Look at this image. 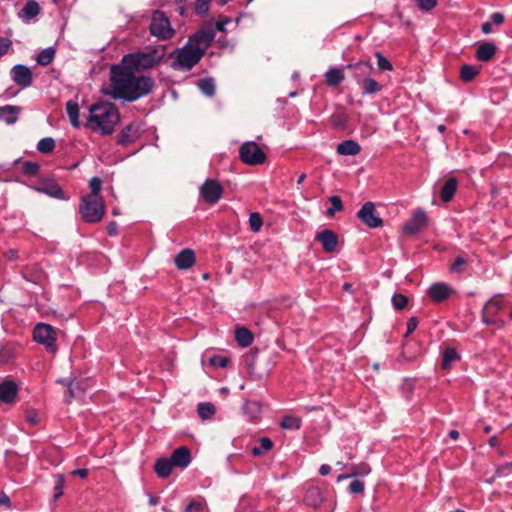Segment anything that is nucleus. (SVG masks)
Here are the masks:
<instances>
[{
  "label": "nucleus",
  "mask_w": 512,
  "mask_h": 512,
  "mask_svg": "<svg viewBox=\"0 0 512 512\" xmlns=\"http://www.w3.org/2000/svg\"><path fill=\"white\" fill-rule=\"evenodd\" d=\"M381 90V85L374 79L368 77L363 80V94H375Z\"/></svg>",
  "instance_id": "40"
},
{
  "label": "nucleus",
  "mask_w": 512,
  "mask_h": 512,
  "mask_svg": "<svg viewBox=\"0 0 512 512\" xmlns=\"http://www.w3.org/2000/svg\"><path fill=\"white\" fill-rule=\"evenodd\" d=\"M109 80L110 84L106 94L115 100L121 99L128 102L148 95L155 86V82L150 76H136L135 72L121 64L110 67Z\"/></svg>",
  "instance_id": "1"
},
{
  "label": "nucleus",
  "mask_w": 512,
  "mask_h": 512,
  "mask_svg": "<svg viewBox=\"0 0 512 512\" xmlns=\"http://www.w3.org/2000/svg\"><path fill=\"white\" fill-rule=\"evenodd\" d=\"M360 151V145L354 140H345L337 145V153L340 155L355 156Z\"/></svg>",
  "instance_id": "23"
},
{
  "label": "nucleus",
  "mask_w": 512,
  "mask_h": 512,
  "mask_svg": "<svg viewBox=\"0 0 512 512\" xmlns=\"http://www.w3.org/2000/svg\"><path fill=\"white\" fill-rule=\"evenodd\" d=\"M371 472V468L366 463L352 465L349 467V476H366Z\"/></svg>",
  "instance_id": "41"
},
{
  "label": "nucleus",
  "mask_w": 512,
  "mask_h": 512,
  "mask_svg": "<svg viewBox=\"0 0 512 512\" xmlns=\"http://www.w3.org/2000/svg\"><path fill=\"white\" fill-rule=\"evenodd\" d=\"M419 8L423 11H430L437 5V0H417Z\"/></svg>",
  "instance_id": "54"
},
{
  "label": "nucleus",
  "mask_w": 512,
  "mask_h": 512,
  "mask_svg": "<svg viewBox=\"0 0 512 512\" xmlns=\"http://www.w3.org/2000/svg\"><path fill=\"white\" fill-rule=\"evenodd\" d=\"M199 89L206 96H213L215 93V84L212 78H203L198 83Z\"/></svg>",
  "instance_id": "39"
},
{
  "label": "nucleus",
  "mask_w": 512,
  "mask_h": 512,
  "mask_svg": "<svg viewBox=\"0 0 512 512\" xmlns=\"http://www.w3.org/2000/svg\"><path fill=\"white\" fill-rule=\"evenodd\" d=\"M481 30L484 34H489L493 31L492 23L491 22H485L481 26Z\"/></svg>",
  "instance_id": "63"
},
{
  "label": "nucleus",
  "mask_w": 512,
  "mask_h": 512,
  "mask_svg": "<svg viewBox=\"0 0 512 512\" xmlns=\"http://www.w3.org/2000/svg\"><path fill=\"white\" fill-rule=\"evenodd\" d=\"M174 263L178 269L184 270L191 268L195 263V254L191 249H184L176 255Z\"/></svg>",
  "instance_id": "20"
},
{
  "label": "nucleus",
  "mask_w": 512,
  "mask_h": 512,
  "mask_svg": "<svg viewBox=\"0 0 512 512\" xmlns=\"http://www.w3.org/2000/svg\"><path fill=\"white\" fill-rule=\"evenodd\" d=\"M479 72V67L464 64L460 68V79L464 82H471Z\"/></svg>",
  "instance_id": "32"
},
{
  "label": "nucleus",
  "mask_w": 512,
  "mask_h": 512,
  "mask_svg": "<svg viewBox=\"0 0 512 512\" xmlns=\"http://www.w3.org/2000/svg\"><path fill=\"white\" fill-rule=\"evenodd\" d=\"M65 485V479L62 474L55 476V487H54V500H58L63 495V489Z\"/></svg>",
  "instance_id": "46"
},
{
  "label": "nucleus",
  "mask_w": 512,
  "mask_h": 512,
  "mask_svg": "<svg viewBox=\"0 0 512 512\" xmlns=\"http://www.w3.org/2000/svg\"><path fill=\"white\" fill-rule=\"evenodd\" d=\"M11 77L21 88H27L32 84V71L25 65L17 64L13 66L11 69Z\"/></svg>",
  "instance_id": "14"
},
{
  "label": "nucleus",
  "mask_w": 512,
  "mask_h": 512,
  "mask_svg": "<svg viewBox=\"0 0 512 512\" xmlns=\"http://www.w3.org/2000/svg\"><path fill=\"white\" fill-rule=\"evenodd\" d=\"M173 467L174 465L171 460L167 458L157 459L154 465L155 472L160 478H167L171 474Z\"/></svg>",
  "instance_id": "26"
},
{
  "label": "nucleus",
  "mask_w": 512,
  "mask_h": 512,
  "mask_svg": "<svg viewBox=\"0 0 512 512\" xmlns=\"http://www.w3.org/2000/svg\"><path fill=\"white\" fill-rule=\"evenodd\" d=\"M357 217L369 228H378L383 224V220L377 213L374 203L370 201L362 205L357 213Z\"/></svg>",
  "instance_id": "11"
},
{
  "label": "nucleus",
  "mask_w": 512,
  "mask_h": 512,
  "mask_svg": "<svg viewBox=\"0 0 512 512\" xmlns=\"http://www.w3.org/2000/svg\"><path fill=\"white\" fill-rule=\"evenodd\" d=\"M503 307L504 302L501 298V294L494 295L486 302L482 309V321L486 325L496 326L497 329L503 328L505 326V322L497 316Z\"/></svg>",
  "instance_id": "7"
},
{
  "label": "nucleus",
  "mask_w": 512,
  "mask_h": 512,
  "mask_svg": "<svg viewBox=\"0 0 512 512\" xmlns=\"http://www.w3.org/2000/svg\"><path fill=\"white\" fill-rule=\"evenodd\" d=\"M143 133V124L133 122L125 126L117 136V143L122 146L134 143Z\"/></svg>",
  "instance_id": "12"
},
{
  "label": "nucleus",
  "mask_w": 512,
  "mask_h": 512,
  "mask_svg": "<svg viewBox=\"0 0 512 512\" xmlns=\"http://www.w3.org/2000/svg\"><path fill=\"white\" fill-rule=\"evenodd\" d=\"M280 426L283 429L298 430L301 427V419L295 416L287 415L282 419Z\"/></svg>",
  "instance_id": "38"
},
{
  "label": "nucleus",
  "mask_w": 512,
  "mask_h": 512,
  "mask_svg": "<svg viewBox=\"0 0 512 512\" xmlns=\"http://www.w3.org/2000/svg\"><path fill=\"white\" fill-rule=\"evenodd\" d=\"M408 304V298L407 296L401 294V293H396L393 295L392 297V305L394 306V308L396 310H402L404 309Z\"/></svg>",
  "instance_id": "48"
},
{
  "label": "nucleus",
  "mask_w": 512,
  "mask_h": 512,
  "mask_svg": "<svg viewBox=\"0 0 512 512\" xmlns=\"http://www.w3.org/2000/svg\"><path fill=\"white\" fill-rule=\"evenodd\" d=\"M243 411L249 419L256 420L260 415L261 406L257 401H246L243 406Z\"/></svg>",
  "instance_id": "34"
},
{
  "label": "nucleus",
  "mask_w": 512,
  "mask_h": 512,
  "mask_svg": "<svg viewBox=\"0 0 512 512\" xmlns=\"http://www.w3.org/2000/svg\"><path fill=\"white\" fill-rule=\"evenodd\" d=\"M25 419L30 425H33V426L37 425L39 423V415L37 412H35L33 410L26 412Z\"/></svg>",
  "instance_id": "57"
},
{
  "label": "nucleus",
  "mask_w": 512,
  "mask_h": 512,
  "mask_svg": "<svg viewBox=\"0 0 512 512\" xmlns=\"http://www.w3.org/2000/svg\"><path fill=\"white\" fill-rule=\"evenodd\" d=\"M467 266V260L461 256L456 257L455 261L450 266L453 273H463Z\"/></svg>",
  "instance_id": "50"
},
{
  "label": "nucleus",
  "mask_w": 512,
  "mask_h": 512,
  "mask_svg": "<svg viewBox=\"0 0 512 512\" xmlns=\"http://www.w3.org/2000/svg\"><path fill=\"white\" fill-rule=\"evenodd\" d=\"M18 108L12 105L0 107V119L7 124H14L17 121L16 113Z\"/></svg>",
  "instance_id": "30"
},
{
  "label": "nucleus",
  "mask_w": 512,
  "mask_h": 512,
  "mask_svg": "<svg viewBox=\"0 0 512 512\" xmlns=\"http://www.w3.org/2000/svg\"><path fill=\"white\" fill-rule=\"evenodd\" d=\"M239 158L247 165L256 166L265 162L266 155L257 143L248 141L240 146Z\"/></svg>",
  "instance_id": "9"
},
{
  "label": "nucleus",
  "mask_w": 512,
  "mask_h": 512,
  "mask_svg": "<svg viewBox=\"0 0 512 512\" xmlns=\"http://www.w3.org/2000/svg\"><path fill=\"white\" fill-rule=\"evenodd\" d=\"M79 211L85 222L98 223L102 220L105 213L104 201L103 199L82 197Z\"/></svg>",
  "instance_id": "5"
},
{
  "label": "nucleus",
  "mask_w": 512,
  "mask_h": 512,
  "mask_svg": "<svg viewBox=\"0 0 512 512\" xmlns=\"http://www.w3.org/2000/svg\"><path fill=\"white\" fill-rule=\"evenodd\" d=\"M151 35L159 40L171 39L175 31L171 26L169 18L163 11L156 10L153 12L151 17V23L149 26Z\"/></svg>",
  "instance_id": "6"
},
{
  "label": "nucleus",
  "mask_w": 512,
  "mask_h": 512,
  "mask_svg": "<svg viewBox=\"0 0 512 512\" xmlns=\"http://www.w3.org/2000/svg\"><path fill=\"white\" fill-rule=\"evenodd\" d=\"M417 325H418V320L416 317L409 318L407 321L405 337H407L408 335L413 333L415 331V329L417 328Z\"/></svg>",
  "instance_id": "58"
},
{
  "label": "nucleus",
  "mask_w": 512,
  "mask_h": 512,
  "mask_svg": "<svg viewBox=\"0 0 512 512\" xmlns=\"http://www.w3.org/2000/svg\"><path fill=\"white\" fill-rule=\"evenodd\" d=\"M72 475L74 476H79L81 478H86L87 475H88V470L87 469H77V470H73L72 471Z\"/></svg>",
  "instance_id": "64"
},
{
  "label": "nucleus",
  "mask_w": 512,
  "mask_h": 512,
  "mask_svg": "<svg viewBox=\"0 0 512 512\" xmlns=\"http://www.w3.org/2000/svg\"><path fill=\"white\" fill-rule=\"evenodd\" d=\"M40 170V166L36 162L26 161L22 164V172L28 176L36 175Z\"/></svg>",
  "instance_id": "49"
},
{
  "label": "nucleus",
  "mask_w": 512,
  "mask_h": 512,
  "mask_svg": "<svg viewBox=\"0 0 512 512\" xmlns=\"http://www.w3.org/2000/svg\"><path fill=\"white\" fill-rule=\"evenodd\" d=\"M12 45V41L9 38L1 37L0 38V57L5 55Z\"/></svg>",
  "instance_id": "55"
},
{
  "label": "nucleus",
  "mask_w": 512,
  "mask_h": 512,
  "mask_svg": "<svg viewBox=\"0 0 512 512\" xmlns=\"http://www.w3.org/2000/svg\"><path fill=\"white\" fill-rule=\"evenodd\" d=\"M452 288L445 283H435L428 290L429 297L434 302H443L450 297Z\"/></svg>",
  "instance_id": "18"
},
{
  "label": "nucleus",
  "mask_w": 512,
  "mask_h": 512,
  "mask_svg": "<svg viewBox=\"0 0 512 512\" xmlns=\"http://www.w3.org/2000/svg\"><path fill=\"white\" fill-rule=\"evenodd\" d=\"M364 482L359 479H354L349 485V492L352 494H360L364 491Z\"/></svg>",
  "instance_id": "53"
},
{
  "label": "nucleus",
  "mask_w": 512,
  "mask_h": 512,
  "mask_svg": "<svg viewBox=\"0 0 512 512\" xmlns=\"http://www.w3.org/2000/svg\"><path fill=\"white\" fill-rule=\"evenodd\" d=\"M324 500L323 492L319 487H310L306 490L304 501L308 506L317 508Z\"/></svg>",
  "instance_id": "22"
},
{
  "label": "nucleus",
  "mask_w": 512,
  "mask_h": 512,
  "mask_svg": "<svg viewBox=\"0 0 512 512\" xmlns=\"http://www.w3.org/2000/svg\"><path fill=\"white\" fill-rule=\"evenodd\" d=\"M273 446L270 438L263 437L259 440V446H255L252 449V453L255 456L261 455L262 453L269 451Z\"/></svg>",
  "instance_id": "42"
},
{
  "label": "nucleus",
  "mask_w": 512,
  "mask_h": 512,
  "mask_svg": "<svg viewBox=\"0 0 512 512\" xmlns=\"http://www.w3.org/2000/svg\"><path fill=\"white\" fill-rule=\"evenodd\" d=\"M214 32L211 29H201L197 33H195L193 36L189 37L188 43L203 48V53L205 52V49L210 45V43L214 39Z\"/></svg>",
  "instance_id": "15"
},
{
  "label": "nucleus",
  "mask_w": 512,
  "mask_h": 512,
  "mask_svg": "<svg viewBox=\"0 0 512 512\" xmlns=\"http://www.w3.org/2000/svg\"><path fill=\"white\" fill-rule=\"evenodd\" d=\"M18 387L13 381H4L0 384V401L12 403L16 399Z\"/></svg>",
  "instance_id": "19"
},
{
  "label": "nucleus",
  "mask_w": 512,
  "mask_h": 512,
  "mask_svg": "<svg viewBox=\"0 0 512 512\" xmlns=\"http://www.w3.org/2000/svg\"><path fill=\"white\" fill-rule=\"evenodd\" d=\"M211 0H196L195 13L201 17L207 15Z\"/></svg>",
  "instance_id": "51"
},
{
  "label": "nucleus",
  "mask_w": 512,
  "mask_h": 512,
  "mask_svg": "<svg viewBox=\"0 0 512 512\" xmlns=\"http://www.w3.org/2000/svg\"><path fill=\"white\" fill-rule=\"evenodd\" d=\"M491 20L496 25H501L504 22V15L499 12H495L491 15Z\"/></svg>",
  "instance_id": "60"
},
{
  "label": "nucleus",
  "mask_w": 512,
  "mask_h": 512,
  "mask_svg": "<svg viewBox=\"0 0 512 512\" xmlns=\"http://www.w3.org/2000/svg\"><path fill=\"white\" fill-rule=\"evenodd\" d=\"M191 452L185 446L176 448L171 456L170 460L175 467L186 468L191 463Z\"/></svg>",
  "instance_id": "17"
},
{
  "label": "nucleus",
  "mask_w": 512,
  "mask_h": 512,
  "mask_svg": "<svg viewBox=\"0 0 512 512\" xmlns=\"http://www.w3.org/2000/svg\"><path fill=\"white\" fill-rule=\"evenodd\" d=\"M66 112L71 125L75 128H78L80 126L78 103L76 101H68L66 103Z\"/></svg>",
  "instance_id": "29"
},
{
  "label": "nucleus",
  "mask_w": 512,
  "mask_h": 512,
  "mask_svg": "<svg viewBox=\"0 0 512 512\" xmlns=\"http://www.w3.org/2000/svg\"><path fill=\"white\" fill-rule=\"evenodd\" d=\"M120 119L118 109L110 103H97L90 107L86 126L104 135H110Z\"/></svg>",
  "instance_id": "2"
},
{
  "label": "nucleus",
  "mask_w": 512,
  "mask_h": 512,
  "mask_svg": "<svg viewBox=\"0 0 512 512\" xmlns=\"http://www.w3.org/2000/svg\"><path fill=\"white\" fill-rule=\"evenodd\" d=\"M55 57V50L52 47H48L40 51L38 54L36 61L39 65L47 66L49 65Z\"/></svg>",
  "instance_id": "35"
},
{
  "label": "nucleus",
  "mask_w": 512,
  "mask_h": 512,
  "mask_svg": "<svg viewBox=\"0 0 512 512\" xmlns=\"http://www.w3.org/2000/svg\"><path fill=\"white\" fill-rule=\"evenodd\" d=\"M200 195L207 204L214 205L221 199L223 187L214 179H206L200 186Z\"/></svg>",
  "instance_id": "10"
},
{
  "label": "nucleus",
  "mask_w": 512,
  "mask_h": 512,
  "mask_svg": "<svg viewBox=\"0 0 512 512\" xmlns=\"http://www.w3.org/2000/svg\"><path fill=\"white\" fill-rule=\"evenodd\" d=\"M197 412L202 420H207L212 418L216 412V408L211 402H201L197 406Z\"/></svg>",
  "instance_id": "33"
},
{
  "label": "nucleus",
  "mask_w": 512,
  "mask_h": 512,
  "mask_svg": "<svg viewBox=\"0 0 512 512\" xmlns=\"http://www.w3.org/2000/svg\"><path fill=\"white\" fill-rule=\"evenodd\" d=\"M108 234L110 236H114L117 234V224L116 222H110L107 226Z\"/></svg>",
  "instance_id": "62"
},
{
  "label": "nucleus",
  "mask_w": 512,
  "mask_h": 512,
  "mask_svg": "<svg viewBox=\"0 0 512 512\" xmlns=\"http://www.w3.org/2000/svg\"><path fill=\"white\" fill-rule=\"evenodd\" d=\"M40 12V6L35 0H28L21 10V17L31 19L37 16Z\"/></svg>",
  "instance_id": "31"
},
{
  "label": "nucleus",
  "mask_w": 512,
  "mask_h": 512,
  "mask_svg": "<svg viewBox=\"0 0 512 512\" xmlns=\"http://www.w3.org/2000/svg\"><path fill=\"white\" fill-rule=\"evenodd\" d=\"M375 56L377 58V65L378 68L382 71H390L392 70V64L391 62L384 57L380 52H376Z\"/></svg>",
  "instance_id": "52"
},
{
  "label": "nucleus",
  "mask_w": 512,
  "mask_h": 512,
  "mask_svg": "<svg viewBox=\"0 0 512 512\" xmlns=\"http://www.w3.org/2000/svg\"><path fill=\"white\" fill-rule=\"evenodd\" d=\"M496 53V46L493 43L481 44L476 52V57L480 61L487 62L491 60Z\"/></svg>",
  "instance_id": "27"
},
{
  "label": "nucleus",
  "mask_w": 512,
  "mask_h": 512,
  "mask_svg": "<svg viewBox=\"0 0 512 512\" xmlns=\"http://www.w3.org/2000/svg\"><path fill=\"white\" fill-rule=\"evenodd\" d=\"M203 55V48L187 42L182 48H177L170 54V57L174 58L171 67L175 70L188 71L201 60Z\"/></svg>",
  "instance_id": "4"
},
{
  "label": "nucleus",
  "mask_w": 512,
  "mask_h": 512,
  "mask_svg": "<svg viewBox=\"0 0 512 512\" xmlns=\"http://www.w3.org/2000/svg\"><path fill=\"white\" fill-rule=\"evenodd\" d=\"M65 398L67 399L68 402H70L71 399L74 398V383H73V381H70L68 383V389L65 393Z\"/></svg>",
  "instance_id": "61"
},
{
  "label": "nucleus",
  "mask_w": 512,
  "mask_h": 512,
  "mask_svg": "<svg viewBox=\"0 0 512 512\" xmlns=\"http://www.w3.org/2000/svg\"><path fill=\"white\" fill-rule=\"evenodd\" d=\"M235 339L241 347H248L253 342V335L245 327H239L235 330Z\"/></svg>",
  "instance_id": "28"
},
{
  "label": "nucleus",
  "mask_w": 512,
  "mask_h": 512,
  "mask_svg": "<svg viewBox=\"0 0 512 512\" xmlns=\"http://www.w3.org/2000/svg\"><path fill=\"white\" fill-rule=\"evenodd\" d=\"M204 503L193 501L186 507V512H202L204 510Z\"/></svg>",
  "instance_id": "56"
},
{
  "label": "nucleus",
  "mask_w": 512,
  "mask_h": 512,
  "mask_svg": "<svg viewBox=\"0 0 512 512\" xmlns=\"http://www.w3.org/2000/svg\"><path fill=\"white\" fill-rule=\"evenodd\" d=\"M89 187L91 189V193L85 195L84 197H91L92 199H103L100 195L102 180L99 177H92L89 181Z\"/></svg>",
  "instance_id": "37"
},
{
  "label": "nucleus",
  "mask_w": 512,
  "mask_h": 512,
  "mask_svg": "<svg viewBox=\"0 0 512 512\" xmlns=\"http://www.w3.org/2000/svg\"><path fill=\"white\" fill-rule=\"evenodd\" d=\"M329 202L331 203V207L327 209V216L332 217L336 212L343 210V203L339 196L333 195L329 197Z\"/></svg>",
  "instance_id": "43"
},
{
  "label": "nucleus",
  "mask_w": 512,
  "mask_h": 512,
  "mask_svg": "<svg viewBox=\"0 0 512 512\" xmlns=\"http://www.w3.org/2000/svg\"><path fill=\"white\" fill-rule=\"evenodd\" d=\"M325 82L330 87L338 86L345 78L343 68H330L324 75Z\"/></svg>",
  "instance_id": "24"
},
{
  "label": "nucleus",
  "mask_w": 512,
  "mask_h": 512,
  "mask_svg": "<svg viewBox=\"0 0 512 512\" xmlns=\"http://www.w3.org/2000/svg\"><path fill=\"white\" fill-rule=\"evenodd\" d=\"M459 358V355L457 351L452 348L448 347L444 350L443 356H442V363L441 366L443 369H449L452 362L457 360Z\"/></svg>",
  "instance_id": "36"
},
{
  "label": "nucleus",
  "mask_w": 512,
  "mask_h": 512,
  "mask_svg": "<svg viewBox=\"0 0 512 512\" xmlns=\"http://www.w3.org/2000/svg\"><path fill=\"white\" fill-rule=\"evenodd\" d=\"M457 180L455 178H449L445 181L444 185L440 190V198L443 202H449L454 197L457 190Z\"/></svg>",
  "instance_id": "25"
},
{
  "label": "nucleus",
  "mask_w": 512,
  "mask_h": 512,
  "mask_svg": "<svg viewBox=\"0 0 512 512\" xmlns=\"http://www.w3.org/2000/svg\"><path fill=\"white\" fill-rule=\"evenodd\" d=\"M427 224L426 213L422 209H417L412 217L404 223L403 230L407 235H415Z\"/></svg>",
  "instance_id": "13"
},
{
  "label": "nucleus",
  "mask_w": 512,
  "mask_h": 512,
  "mask_svg": "<svg viewBox=\"0 0 512 512\" xmlns=\"http://www.w3.org/2000/svg\"><path fill=\"white\" fill-rule=\"evenodd\" d=\"M262 225H263V220H262L261 215L257 212L251 213L249 216L250 229L253 232H258V231H260Z\"/></svg>",
  "instance_id": "45"
},
{
  "label": "nucleus",
  "mask_w": 512,
  "mask_h": 512,
  "mask_svg": "<svg viewBox=\"0 0 512 512\" xmlns=\"http://www.w3.org/2000/svg\"><path fill=\"white\" fill-rule=\"evenodd\" d=\"M34 340L46 347L47 351L54 354L57 351V332L49 324L38 323L33 330Z\"/></svg>",
  "instance_id": "8"
},
{
  "label": "nucleus",
  "mask_w": 512,
  "mask_h": 512,
  "mask_svg": "<svg viewBox=\"0 0 512 512\" xmlns=\"http://www.w3.org/2000/svg\"><path fill=\"white\" fill-rule=\"evenodd\" d=\"M347 67L352 69L353 76L358 82L370 77V74L373 70L372 65L367 61H360L356 64H350Z\"/></svg>",
  "instance_id": "21"
},
{
  "label": "nucleus",
  "mask_w": 512,
  "mask_h": 512,
  "mask_svg": "<svg viewBox=\"0 0 512 512\" xmlns=\"http://www.w3.org/2000/svg\"><path fill=\"white\" fill-rule=\"evenodd\" d=\"M42 191H44L46 194H48L54 198H58V199L63 198V194H64L62 188L58 184H55V183H51V184L47 185L44 189H42Z\"/></svg>",
  "instance_id": "47"
},
{
  "label": "nucleus",
  "mask_w": 512,
  "mask_h": 512,
  "mask_svg": "<svg viewBox=\"0 0 512 512\" xmlns=\"http://www.w3.org/2000/svg\"><path fill=\"white\" fill-rule=\"evenodd\" d=\"M55 148V141L51 137H46L41 139L37 144V149L39 152L48 154L52 152Z\"/></svg>",
  "instance_id": "44"
},
{
  "label": "nucleus",
  "mask_w": 512,
  "mask_h": 512,
  "mask_svg": "<svg viewBox=\"0 0 512 512\" xmlns=\"http://www.w3.org/2000/svg\"><path fill=\"white\" fill-rule=\"evenodd\" d=\"M165 56V46L149 48L145 52L124 55L121 65L133 72H142L157 66Z\"/></svg>",
  "instance_id": "3"
},
{
  "label": "nucleus",
  "mask_w": 512,
  "mask_h": 512,
  "mask_svg": "<svg viewBox=\"0 0 512 512\" xmlns=\"http://www.w3.org/2000/svg\"><path fill=\"white\" fill-rule=\"evenodd\" d=\"M316 240L321 243L322 249L325 252L332 253L336 250L338 237L332 230L326 229L317 233Z\"/></svg>",
  "instance_id": "16"
},
{
  "label": "nucleus",
  "mask_w": 512,
  "mask_h": 512,
  "mask_svg": "<svg viewBox=\"0 0 512 512\" xmlns=\"http://www.w3.org/2000/svg\"><path fill=\"white\" fill-rule=\"evenodd\" d=\"M332 121H333L334 126L343 127L347 120H346L345 116H343L341 114H337V115L332 116Z\"/></svg>",
  "instance_id": "59"
}]
</instances>
